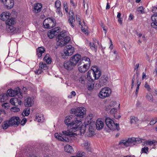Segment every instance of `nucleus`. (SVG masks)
Here are the masks:
<instances>
[{"mask_svg": "<svg viewBox=\"0 0 157 157\" xmlns=\"http://www.w3.org/2000/svg\"><path fill=\"white\" fill-rule=\"evenodd\" d=\"M89 44L91 49L95 52H96L97 50V46L94 43H91L90 42Z\"/></svg>", "mask_w": 157, "mask_h": 157, "instance_id": "f704fd0d", "label": "nucleus"}, {"mask_svg": "<svg viewBox=\"0 0 157 157\" xmlns=\"http://www.w3.org/2000/svg\"><path fill=\"white\" fill-rule=\"evenodd\" d=\"M141 151L143 153H147V152H148V148L147 147H145L144 148H143L141 150Z\"/></svg>", "mask_w": 157, "mask_h": 157, "instance_id": "49530a36", "label": "nucleus"}, {"mask_svg": "<svg viewBox=\"0 0 157 157\" xmlns=\"http://www.w3.org/2000/svg\"><path fill=\"white\" fill-rule=\"evenodd\" d=\"M61 57L64 59H67L68 56H69V55H67V53L64 50H63V52L61 53Z\"/></svg>", "mask_w": 157, "mask_h": 157, "instance_id": "c9c22d12", "label": "nucleus"}, {"mask_svg": "<svg viewBox=\"0 0 157 157\" xmlns=\"http://www.w3.org/2000/svg\"><path fill=\"white\" fill-rule=\"evenodd\" d=\"M101 27L103 28V30L105 31V34L107 32V29L105 28L103 22L101 21Z\"/></svg>", "mask_w": 157, "mask_h": 157, "instance_id": "3c124183", "label": "nucleus"}, {"mask_svg": "<svg viewBox=\"0 0 157 157\" xmlns=\"http://www.w3.org/2000/svg\"><path fill=\"white\" fill-rule=\"evenodd\" d=\"M56 21L52 18H48L44 21L43 25L46 28L50 29L55 26Z\"/></svg>", "mask_w": 157, "mask_h": 157, "instance_id": "20e7f679", "label": "nucleus"}, {"mask_svg": "<svg viewBox=\"0 0 157 157\" xmlns=\"http://www.w3.org/2000/svg\"><path fill=\"white\" fill-rule=\"evenodd\" d=\"M90 59L86 57H83L81 58V60L78 63V65H81L82 64H87V65H90Z\"/></svg>", "mask_w": 157, "mask_h": 157, "instance_id": "4be33fe9", "label": "nucleus"}, {"mask_svg": "<svg viewBox=\"0 0 157 157\" xmlns=\"http://www.w3.org/2000/svg\"><path fill=\"white\" fill-rule=\"evenodd\" d=\"M10 126L16 125L18 126L20 123V118L18 117H13L9 121Z\"/></svg>", "mask_w": 157, "mask_h": 157, "instance_id": "f8f14e48", "label": "nucleus"}, {"mask_svg": "<svg viewBox=\"0 0 157 157\" xmlns=\"http://www.w3.org/2000/svg\"><path fill=\"white\" fill-rule=\"evenodd\" d=\"M105 122L106 125L110 129L114 128V122L110 118H107L105 120Z\"/></svg>", "mask_w": 157, "mask_h": 157, "instance_id": "f3484780", "label": "nucleus"}, {"mask_svg": "<svg viewBox=\"0 0 157 157\" xmlns=\"http://www.w3.org/2000/svg\"><path fill=\"white\" fill-rule=\"evenodd\" d=\"M9 121H4L2 124V126L4 129H7L10 126V124Z\"/></svg>", "mask_w": 157, "mask_h": 157, "instance_id": "c85d7f7f", "label": "nucleus"}, {"mask_svg": "<svg viewBox=\"0 0 157 157\" xmlns=\"http://www.w3.org/2000/svg\"><path fill=\"white\" fill-rule=\"evenodd\" d=\"M33 104V101L31 98H28L24 101V104L25 107H31Z\"/></svg>", "mask_w": 157, "mask_h": 157, "instance_id": "5701e85b", "label": "nucleus"}, {"mask_svg": "<svg viewBox=\"0 0 157 157\" xmlns=\"http://www.w3.org/2000/svg\"><path fill=\"white\" fill-rule=\"evenodd\" d=\"M45 50L43 47H39L37 49L36 55L39 57H41L42 54L44 53Z\"/></svg>", "mask_w": 157, "mask_h": 157, "instance_id": "393cba45", "label": "nucleus"}, {"mask_svg": "<svg viewBox=\"0 0 157 157\" xmlns=\"http://www.w3.org/2000/svg\"><path fill=\"white\" fill-rule=\"evenodd\" d=\"M57 35V34H55L54 32H52V30H49L48 33V36L50 39H52L54 37Z\"/></svg>", "mask_w": 157, "mask_h": 157, "instance_id": "473e14b6", "label": "nucleus"}, {"mask_svg": "<svg viewBox=\"0 0 157 157\" xmlns=\"http://www.w3.org/2000/svg\"><path fill=\"white\" fill-rule=\"evenodd\" d=\"M9 104L6 103L3 104L2 105L3 107H4L5 109H8L9 107Z\"/></svg>", "mask_w": 157, "mask_h": 157, "instance_id": "864d4df0", "label": "nucleus"}, {"mask_svg": "<svg viewBox=\"0 0 157 157\" xmlns=\"http://www.w3.org/2000/svg\"><path fill=\"white\" fill-rule=\"evenodd\" d=\"M144 87L147 89V90L148 91H149L151 90V88L150 87V86L147 83V82H146L145 84Z\"/></svg>", "mask_w": 157, "mask_h": 157, "instance_id": "5fc2aeb1", "label": "nucleus"}, {"mask_svg": "<svg viewBox=\"0 0 157 157\" xmlns=\"http://www.w3.org/2000/svg\"><path fill=\"white\" fill-rule=\"evenodd\" d=\"M52 32H54L55 34H57V35L60 30V28L59 27H56L54 29H52Z\"/></svg>", "mask_w": 157, "mask_h": 157, "instance_id": "ea45409f", "label": "nucleus"}, {"mask_svg": "<svg viewBox=\"0 0 157 157\" xmlns=\"http://www.w3.org/2000/svg\"><path fill=\"white\" fill-rule=\"evenodd\" d=\"M152 12L154 14L151 16V19L154 22L151 23V27L155 29L157 28V7H153L152 10Z\"/></svg>", "mask_w": 157, "mask_h": 157, "instance_id": "423d86ee", "label": "nucleus"}, {"mask_svg": "<svg viewBox=\"0 0 157 157\" xmlns=\"http://www.w3.org/2000/svg\"><path fill=\"white\" fill-rule=\"evenodd\" d=\"M81 58V56L80 54H76L71 56L69 60L73 63H74V64L76 66L80 61Z\"/></svg>", "mask_w": 157, "mask_h": 157, "instance_id": "9b49d317", "label": "nucleus"}, {"mask_svg": "<svg viewBox=\"0 0 157 157\" xmlns=\"http://www.w3.org/2000/svg\"><path fill=\"white\" fill-rule=\"evenodd\" d=\"M14 23V20L13 18H11L8 19V20L6 21V24L8 25H13Z\"/></svg>", "mask_w": 157, "mask_h": 157, "instance_id": "72a5a7b5", "label": "nucleus"}, {"mask_svg": "<svg viewBox=\"0 0 157 157\" xmlns=\"http://www.w3.org/2000/svg\"><path fill=\"white\" fill-rule=\"evenodd\" d=\"M111 106L109 105H107L105 107V110L106 111H109L111 108Z\"/></svg>", "mask_w": 157, "mask_h": 157, "instance_id": "69168bd1", "label": "nucleus"}, {"mask_svg": "<svg viewBox=\"0 0 157 157\" xmlns=\"http://www.w3.org/2000/svg\"><path fill=\"white\" fill-rule=\"evenodd\" d=\"M57 45L62 47L65 45L71 40V38L66 36L65 30L62 31L56 37Z\"/></svg>", "mask_w": 157, "mask_h": 157, "instance_id": "f03ea898", "label": "nucleus"}, {"mask_svg": "<svg viewBox=\"0 0 157 157\" xmlns=\"http://www.w3.org/2000/svg\"><path fill=\"white\" fill-rule=\"evenodd\" d=\"M79 81L82 84L84 83L85 82L84 78L82 77H81L79 78Z\"/></svg>", "mask_w": 157, "mask_h": 157, "instance_id": "e2e57ef3", "label": "nucleus"}, {"mask_svg": "<svg viewBox=\"0 0 157 157\" xmlns=\"http://www.w3.org/2000/svg\"><path fill=\"white\" fill-rule=\"evenodd\" d=\"M156 141L155 140H152V141L148 140L147 141V142L150 145H151L155 143Z\"/></svg>", "mask_w": 157, "mask_h": 157, "instance_id": "6e6d98bb", "label": "nucleus"}, {"mask_svg": "<svg viewBox=\"0 0 157 157\" xmlns=\"http://www.w3.org/2000/svg\"><path fill=\"white\" fill-rule=\"evenodd\" d=\"M40 67L44 70H46L47 68L46 64L45 63H40Z\"/></svg>", "mask_w": 157, "mask_h": 157, "instance_id": "58836bf2", "label": "nucleus"}, {"mask_svg": "<svg viewBox=\"0 0 157 157\" xmlns=\"http://www.w3.org/2000/svg\"><path fill=\"white\" fill-rule=\"evenodd\" d=\"M87 78L89 81H93L94 80L93 79L91 78L90 75L89 74L87 75Z\"/></svg>", "mask_w": 157, "mask_h": 157, "instance_id": "052dcab7", "label": "nucleus"}, {"mask_svg": "<svg viewBox=\"0 0 157 157\" xmlns=\"http://www.w3.org/2000/svg\"><path fill=\"white\" fill-rule=\"evenodd\" d=\"M1 1L7 9H10L13 7L14 4L13 0H1Z\"/></svg>", "mask_w": 157, "mask_h": 157, "instance_id": "4468645a", "label": "nucleus"}, {"mask_svg": "<svg viewBox=\"0 0 157 157\" xmlns=\"http://www.w3.org/2000/svg\"><path fill=\"white\" fill-rule=\"evenodd\" d=\"M82 65H78V68L79 71L82 73H84L89 69L90 65H87V64H82Z\"/></svg>", "mask_w": 157, "mask_h": 157, "instance_id": "dca6fc26", "label": "nucleus"}, {"mask_svg": "<svg viewBox=\"0 0 157 157\" xmlns=\"http://www.w3.org/2000/svg\"><path fill=\"white\" fill-rule=\"evenodd\" d=\"M8 95L5 93L0 95V102H4L7 99Z\"/></svg>", "mask_w": 157, "mask_h": 157, "instance_id": "7c9ffc66", "label": "nucleus"}, {"mask_svg": "<svg viewBox=\"0 0 157 157\" xmlns=\"http://www.w3.org/2000/svg\"><path fill=\"white\" fill-rule=\"evenodd\" d=\"M63 50L69 56L72 55L74 52V48L71 45L66 46L64 47Z\"/></svg>", "mask_w": 157, "mask_h": 157, "instance_id": "2eb2a0df", "label": "nucleus"}, {"mask_svg": "<svg viewBox=\"0 0 157 157\" xmlns=\"http://www.w3.org/2000/svg\"><path fill=\"white\" fill-rule=\"evenodd\" d=\"M85 109L83 107H78L76 109H73L71 110L72 113H74L78 118H83L85 114Z\"/></svg>", "mask_w": 157, "mask_h": 157, "instance_id": "7ed1b4c3", "label": "nucleus"}, {"mask_svg": "<svg viewBox=\"0 0 157 157\" xmlns=\"http://www.w3.org/2000/svg\"><path fill=\"white\" fill-rule=\"evenodd\" d=\"M44 61H45L48 63H51V59L50 57V55L47 54L44 57Z\"/></svg>", "mask_w": 157, "mask_h": 157, "instance_id": "2f4dec72", "label": "nucleus"}, {"mask_svg": "<svg viewBox=\"0 0 157 157\" xmlns=\"http://www.w3.org/2000/svg\"><path fill=\"white\" fill-rule=\"evenodd\" d=\"M64 149L65 151L68 153H72L74 152V150L72 147L69 145H67L64 147Z\"/></svg>", "mask_w": 157, "mask_h": 157, "instance_id": "cd10ccee", "label": "nucleus"}, {"mask_svg": "<svg viewBox=\"0 0 157 157\" xmlns=\"http://www.w3.org/2000/svg\"><path fill=\"white\" fill-rule=\"evenodd\" d=\"M87 119H85V125H82L81 126H80V125L82 123L81 121H80V123L78 125H76V126H78V128L76 130V131L79 130H80V132L81 133H84L86 130V128H87V126H88V124H89V121L88 122V123H86V121Z\"/></svg>", "mask_w": 157, "mask_h": 157, "instance_id": "ddd939ff", "label": "nucleus"}, {"mask_svg": "<svg viewBox=\"0 0 157 157\" xmlns=\"http://www.w3.org/2000/svg\"><path fill=\"white\" fill-rule=\"evenodd\" d=\"M7 93L6 95H8V96L13 97L17 95L19 98H21L23 97L22 93H20L19 89V90H13L12 89H9L7 90Z\"/></svg>", "mask_w": 157, "mask_h": 157, "instance_id": "6e6552de", "label": "nucleus"}, {"mask_svg": "<svg viewBox=\"0 0 157 157\" xmlns=\"http://www.w3.org/2000/svg\"><path fill=\"white\" fill-rule=\"evenodd\" d=\"M137 120V118H136L133 116H132L130 117V123L131 124L134 123L136 122V120Z\"/></svg>", "mask_w": 157, "mask_h": 157, "instance_id": "de8ad7c7", "label": "nucleus"}, {"mask_svg": "<svg viewBox=\"0 0 157 157\" xmlns=\"http://www.w3.org/2000/svg\"><path fill=\"white\" fill-rule=\"evenodd\" d=\"M116 104V101H112L111 102L110 105L111 106V107H112L113 106L115 105Z\"/></svg>", "mask_w": 157, "mask_h": 157, "instance_id": "0e129e2a", "label": "nucleus"}, {"mask_svg": "<svg viewBox=\"0 0 157 157\" xmlns=\"http://www.w3.org/2000/svg\"><path fill=\"white\" fill-rule=\"evenodd\" d=\"M89 146L90 144H89L87 141H85V142L83 144V146L84 147V149L87 152L91 151V148Z\"/></svg>", "mask_w": 157, "mask_h": 157, "instance_id": "c756f323", "label": "nucleus"}, {"mask_svg": "<svg viewBox=\"0 0 157 157\" xmlns=\"http://www.w3.org/2000/svg\"><path fill=\"white\" fill-rule=\"evenodd\" d=\"M63 65L64 68L68 71H71L75 66L74 63H73L70 60L69 61H65L63 63Z\"/></svg>", "mask_w": 157, "mask_h": 157, "instance_id": "9d476101", "label": "nucleus"}, {"mask_svg": "<svg viewBox=\"0 0 157 157\" xmlns=\"http://www.w3.org/2000/svg\"><path fill=\"white\" fill-rule=\"evenodd\" d=\"M104 124L103 122L98 119L95 124L96 128L98 130H101L103 128Z\"/></svg>", "mask_w": 157, "mask_h": 157, "instance_id": "a878e982", "label": "nucleus"}, {"mask_svg": "<svg viewBox=\"0 0 157 157\" xmlns=\"http://www.w3.org/2000/svg\"><path fill=\"white\" fill-rule=\"evenodd\" d=\"M117 111V109L113 108L110 111V113L111 114H114L115 113H116Z\"/></svg>", "mask_w": 157, "mask_h": 157, "instance_id": "4d7b16f0", "label": "nucleus"}, {"mask_svg": "<svg viewBox=\"0 0 157 157\" xmlns=\"http://www.w3.org/2000/svg\"><path fill=\"white\" fill-rule=\"evenodd\" d=\"M70 3L74 7V8H75L76 7V5L75 4V3L73 0H70Z\"/></svg>", "mask_w": 157, "mask_h": 157, "instance_id": "338daca9", "label": "nucleus"}, {"mask_svg": "<svg viewBox=\"0 0 157 157\" xmlns=\"http://www.w3.org/2000/svg\"><path fill=\"white\" fill-rule=\"evenodd\" d=\"M77 156L78 157H82L83 156H84L85 155V153L82 152V151H78V152L77 153Z\"/></svg>", "mask_w": 157, "mask_h": 157, "instance_id": "a18cd8bd", "label": "nucleus"}, {"mask_svg": "<svg viewBox=\"0 0 157 157\" xmlns=\"http://www.w3.org/2000/svg\"><path fill=\"white\" fill-rule=\"evenodd\" d=\"M42 5L40 3H37L34 5V11L36 13H38L41 11Z\"/></svg>", "mask_w": 157, "mask_h": 157, "instance_id": "bb28decb", "label": "nucleus"}, {"mask_svg": "<svg viewBox=\"0 0 157 157\" xmlns=\"http://www.w3.org/2000/svg\"><path fill=\"white\" fill-rule=\"evenodd\" d=\"M42 70L38 69L37 70H36V71H35V73L36 74L39 75L42 72Z\"/></svg>", "mask_w": 157, "mask_h": 157, "instance_id": "13d9d810", "label": "nucleus"}, {"mask_svg": "<svg viewBox=\"0 0 157 157\" xmlns=\"http://www.w3.org/2000/svg\"><path fill=\"white\" fill-rule=\"evenodd\" d=\"M109 78L105 75H102L100 78L99 83L100 85L103 86L106 84Z\"/></svg>", "mask_w": 157, "mask_h": 157, "instance_id": "412c9836", "label": "nucleus"}, {"mask_svg": "<svg viewBox=\"0 0 157 157\" xmlns=\"http://www.w3.org/2000/svg\"><path fill=\"white\" fill-rule=\"evenodd\" d=\"M10 102L16 106H18V105H21L22 104L20 100L16 98H11L10 100Z\"/></svg>", "mask_w": 157, "mask_h": 157, "instance_id": "6ab92c4d", "label": "nucleus"}, {"mask_svg": "<svg viewBox=\"0 0 157 157\" xmlns=\"http://www.w3.org/2000/svg\"><path fill=\"white\" fill-rule=\"evenodd\" d=\"M114 128H113V129H111V130H115L116 129H117V131H119L120 130V128L119 126V124L117 123L115 124L114 123Z\"/></svg>", "mask_w": 157, "mask_h": 157, "instance_id": "79ce46f5", "label": "nucleus"}, {"mask_svg": "<svg viewBox=\"0 0 157 157\" xmlns=\"http://www.w3.org/2000/svg\"><path fill=\"white\" fill-rule=\"evenodd\" d=\"M139 63H137V64H136V65L135 66L134 70H136V71H138V68L139 67Z\"/></svg>", "mask_w": 157, "mask_h": 157, "instance_id": "774afa93", "label": "nucleus"}, {"mask_svg": "<svg viewBox=\"0 0 157 157\" xmlns=\"http://www.w3.org/2000/svg\"><path fill=\"white\" fill-rule=\"evenodd\" d=\"M55 6L56 8H60L61 2L60 1L57 0L55 2Z\"/></svg>", "mask_w": 157, "mask_h": 157, "instance_id": "c03bdc74", "label": "nucleus"}, {"mask_svg": "<svg viewBox=\"0 0 157 157\" xmlns=\"http://www.w3.org/2000/svg\"><path fill=\"white\" fill-rule=\"evenodd\" d=\"M138 11L141 13H144L143 7L141 6L139 7L138 9Z\"/></svg>", "mask_w": 157, "mask_h": 157, "instance_id": "09e8293b", "label": "nucleus"}, {"mask_svg": "<svg viewBox=\"0 0 157 157\" xmlns=\"http://www.w3.org/2000/svg\"><path fill=\"white\" fill-rule=\"evenodd\" d=\"M88 118H86V119H87L86 121V123H88V121H89V124L88 126H87V128H89L88 129L90 132H92L94 130V128L95 127V122L94 121L92 122L91 121V119L90 118V120H89Z\"/></svg>", "mask_w": 157, "mask_h": 157, "instance_id": "aec40b11", "label": "nucleus"}, {"mask_svg": "<svg viewBox=\"0 0 157 157\" xmlns=\"http://www.w3.org/2000/svg\"><path fill=\"white\" fill-rule=\"evenodd\" d=\"M91 70L93 71V74L94 79H98L101 75L100 69L98 67L94 66L92 67Z\"/></svg>", "mask_w": 157, "mask_h": 157, "instance_id": "1a4fd4ad", "label": "nucleus"}, {"mask_svg": "<svg viewBox=\"0 0 157 157\" xmlns=\"http://www.w3.org/2000/svg\"><path fill=\"white\" fill-rule=\"evenodd\" d=\"M147 98L150 101L152 102L153 101V97L151 93H149L147 94Z\"/></svg>", "mask_w": 157, "mask_h": 157, "instance_id": "e433bc0d", "label": "nucleus"}, {"mask_svg": "<svg viewBox=\"0 0 157 157\" xmlns=\"http://www.w3.org/2000/svg\"><path fill=\"white\" fill-rule=\"evenodd\" d=\"M134 139H135V145L136 143H141L142 141V140H143V139H141L140 138H135Z\"/></svg>", "mask_w": 157, "mask_h": 157, "instance_id": "37998d69", "label": "nucleus"}, {"mask_svg": "<svg viewBox=\"0 0 157 157\" xmlns=\"http://www.w3.org/2000/svg\"><path fill=\"white\" fill-rule=\"evenodd\" d=\"M64 122L68 125V128L69 129L67 131H62V134L55 133V136L59 141L68 142L69 141V138L70 137H72L73 135V132L76 131L78 128L76 125H78L80 124V120H78L76 117L73 119L72 116L70 115L66 117Z\"/></svg>", "mask_w": 157, "mask_h": 157, "instance_id": "f257e3e1", "label": "nucleus"}, {"mask_svg": "<svg viewBox=\"0 0 157 157\" xmlns=\"http://www.w3.org/2000/svg\"><path fill=\"white\" fill-rule=\"evenodd\" d=\"M10 18L9 13L5 12L3 13L0 16V19L4 21H7Z\"/></svg>", "mask_w": 157, "mask_h": 157, "instance_id": "b1692460", "label": "nucleus"}, {"mask_svg": "<svg viewBox=\"0 0 157 157\" xmlns=\"http://www.w3.org/2000/svg\"><path fill=\"white\" fill-rule=\"evenodd\" d=\"M111 93V90L109 88H105L101 90L99 93V96L101 98H104L109 96Z\"/></svg>", "mask_w": 157, "mask_h": 157, "instance_id": "0eeeda50", "label": "nucleus"}, {"mask_svg": "<svg viewBox=\"0 0 157 157\" xmlns=\"http://www.w3.org/2000/svg\"><path fill=\"white\" fill-rule=\"evenodd\" d=\"M23 113H24L25 116H28L30 113V109L29 108H26L24 110Z\"/></svg>", "mask_w": 157, "mask_h": 157, "instance_id": "4c0bfd02", "label": "nucleus"}, {"mask_svg": "<svg viewBox=\"0 0 157 157\" xmlns=\"http://www.w3.org/2000/svg\"><path fill=\"white\" fill-rule=\"evenodd\" d=\"M27 121V120L26 119H23L21 122V124L22 125H23L25 124V123Z\"/></svg>", "mask_w": 157, "mask_h": 157, "instance_id": "680f3d73", "label": "nucleus"}, {"mask_svg": "<svg viewBox=\"0 0 157 157\" xmlns=\"http://www.w3.org/2000/svg\"><path fill=\"white\" fill-rule=\"evenodd\" d=\"M154 120V119H152L149 123L150 125H153L157 122L156 121H155Z\"/></svg>", "mask_w": 157, "mask_h": 157, "instance_id": "bf43d9fd", "label": "nucleus"}, {"mask_svg": "<svg viewBox=\"0 0 157 157\" xmlns=\"http://www.w3.org/2000/svg\"><path fill=\"white\" fill-rule=\"evenodd\" d=\"M36 119L37 121L38 122H42L43 121V117H42L41 118V117H40L39 116H36Z\"/></svg>", "mask_w": 157, "mask_h": 157, "instance_id": "603ef678", "label": "nucleus"}, {"mask_svg": "<svg viewBox=\"0 0 157 157\" xmlns=\"http://www.w3.org/2000/svg\"><path fill=\"white\" fill-rule=\"evenodd\" d=\"M135 140L134 137L129 138L127 140H123L120 141L119 143V145H123L126 147L133 146L135 145Z\"/></svg>", "mask_w": 157, "mask_h": 157, "instance_id": "39448f33", "label": "nucleus"}, {"mask_svg": "<svg viewBox=\"0 0 157 157\" xmlns=\"http://www.w3.org/2000/svg\"><path fill=\"white\" fill-rule=\"evenodd\" d=\"M70 15L69 17L68 21L70 24H71V26L72 27H74V25L73 22H75V17H74V13L72 10H70L69 13Z\"/></svg>", "mask_w": 157, "mask_h": 157, "instance_id": "a211bd4d", "label": "nucleus"}, {"mask_svg": "<svg viewBox=\"0 0 157 157\" xmlns=\"http://www.w3.org/2000/svg\"><path fill=\"white\" fill-rule=\"evenodd\" d=\"M8 31L12 32L15 29V28L12 25H8L7 26Z\"/></svg>", "mask_w": 157, "mask_h": 157, "instance_id": "a19ab883", "label": "nucleus"}, {"mask_svg": "<svg viewBox=\"0 0 157 157\" xmlns=\"http://www.w3.org/2000/svg\"><path fill=\"white\" fill-rule=\"evenodd\" d=\"M11 109L13 112H18L20 111L19 108L15 107H12Z\"/></svg>", "mask_w": 157, "mask_h": 157, "instance_id": "8fccbe9b", "label": "nucleus"}]
</instances>
